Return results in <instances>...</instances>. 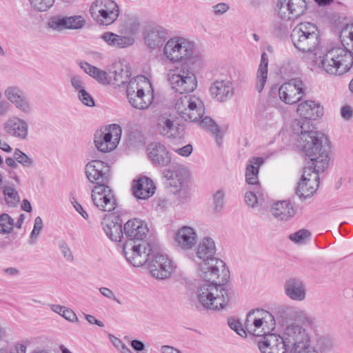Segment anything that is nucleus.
I'll return each instance as SVG.
<instances>
[{"label": "nucleus", "mask_w": 353, "mask_h": 353, "mask_svg": "<svg viewBox=\"0 0 353 353\" xmlns=\"http://www.w3.org/2000/svg\"><path fill=\"white\" fill-rule=\"evenodd\" d=\"M342 47H333L314 59L315 65L331 75H342L353 65V23L345 26L340 34Z\"/></svg>", "instance_id": "obj_1"}, {"label": "nucleus", "mask_w": 353, "mask_h": 353, "mask_svg": "<svg viewBox=\"0 0 353 353\" xmlns=\"http://www.w3.org/2000/svg\"><path fill=\"white\" fill-rule=\"evenodd\" d=\"M292 128L294 133L299 134V146L307 164L315 165L317 170L326 169L330 160L327 137L314 130V127L308 122L294 121Z\"/></svg>", "instance_id": "obj_2"}, {"label": "nucleus", "mask_w": 353, "mask_h": 353, "mask_svg": "<svg viewBox=\"0 0 353 353\" xmlns=\"http://www.w3.org/2000/svg\"><path fill=\"white\" fill-rule=\"evenodd\" d=\"M123 231L128 238L123 245L127 261L135 267L142 266L148 259L152 245L143 241L149 231L147 225L139 219H130L125 223Z\"/></svg>", "instance_id": "obj_3"}, {"label": "nucleus", "mask_w": 353, "mask_h": 353, "mask_svg": "<svg viewBox=\"0 0 353 353\" xmlns=\"http://www.w3.org/2000/svg\"><path fill=\"white\" fill-rule=\"evenodd\" d=\"M216 246L210 237L202 239L196 248L193 261L198 265L199 276L203 279L227 282L230 276L229 270L221 259L214 257Z\"/></svg>", "instance_id": "obj_4"}, {"label": "nucleus", "mask_w": 353, "mask_h": 353, "mask_svg": "<svg viewBox=\"0 0 353 353\" xmlns=\"http://www.w3.org/2000/svg\"><path fill=\"white\" fill-rule=\"evenodd\" d=\"M290 38L294 46L314 64L322 50L317 26L310 22L300 23L292 30Z\"/></svg>", "instance_id": "obj_5"}, {"label": "nucleus", "mask_w": 353, "mask_h": 353, "mask_svg": "<svg viewBox=\"0 0 353 353\" xmlns=\"http://www.w3.org/2000/svg\"><path fill=\"white\" fill-rule=\"evenodd\" d=\"M196 292L200 305L205 309L219 310L225 307L230 301V292L225 286L226 282L205 279Z\"/></svg>", "instance_id": "obj_6"}, {"label": "nucleus", "mask_w": 353, "mask_h": 353, "mask_svg": "<svg viewBox=\"0 0 353 353\" xmlns=\"http://www.w3.org/2000/svg\"><path fill=\"white\" fill-rule=\"evenodd\" d=\"M300 325L292 323L284 330L282 336L270 334L259 342L261 353H292Z\"/></svg>", "instance_id": "obj_7"}, {"label": "nucleus", "mask_w": 353, "mask_h": 353, "mask_svg": "<svg viewBox=\"0 0 353 353\" xmlns=\"http://www.w3.org/2000/svg\"><path fill=\"white\" fill-rule=\"evenodd\" d=\"M275 316L268 311L253 310L250 311L245 321L246 331L256 336H266L275 329Z\"/></svg>", "instance_id": "obj_8"}, {"label": "nucleus", "mask_w": 353, "mask_h": 353, "mask_svg": "<svg viewBox=\"0 0 353 353\" xmlns=\"http://www.w3.org/2000/svg\"><path fill=\"white\" fill-rule=\"evenodd\" d=\"M177 114L185 121L197 122L205 114L202 100L191 94H185L177 99L174 105Z\"/></svg>", "instance_id": "obj_9"}, {"label": "nucleus", "mask_w": 353, "mask_h": 353, "mask_svg": "<svg viewBox=\"0 0 353 353\" xmlns=\"http://www.w3.org/2000/svg\"><path fill=\"white\" fill-rule=\"evenodd\" d=\"M172 90L180 94L194 91L197 86L196 77L187 64H182L168 74Z\"/></svg>", "instance_id": "obj_10"}, {"label": "nucleus", "mask_w": 353, "mask_h": 353, "mask_svg": "<svg viewBox=\"0 0 353 353\" xmlns=\"http://www.w3.org/2000/svg\"><path fill=\"white\" fill-rule=\"evenodd\" d=\"M150 248V254L143 265H148L153 277L162 280L169 278L174 272L172 261L167 256L159 254L154 245H151Z\"/></svg>", "instance_id": "obj_11"}, {"label": "nucleus", "mask_w": 353, "mask_h": 353, "mask_svg": "<svg viewBox=\"0 0 353 353\" xmlns=\"http://www.w3.org/2000/svg\"><path fill=\"white\" fill-rule=\"evenodd\" d=\"M92 17L100 25L113 23L119 15L117 3L113 0H96L90 6Z\"/></svg>", "instance_id": "obj_12"}, {"label": "nucleus", "mask_w": 353, "mask_h": 353, "mask_svg": "<svg viewBox=\"0 0 353 353\" xmlns=\"http://www.w3.org/2000/svg\"><path fill=\"white\" fill-rule=\"evenodd\" d=\"M194 47V42L184 37L170 39L164 46V54L171 62H179L190 57Z\"/></svg>", "instance_id": "obj_13"}, {"label": "nucleus", "mask_w": 353, "mask_h": 353, "mask_svg": "<svg viewBox=\"0 0 353 353\" xmlns=\"http://www.w3.org/2000/svg\"><path fill=\"white\" fill-rule=\"evenodd\" d=\"M190 173L183 167H175L172 170H165L163 176L168 180V185L174 188V193L179 194L181 200H186L190 197L188 188V179Z\"/></svg>", "instance_id": "obj_14"}, {"label": "nucleus", "mask_w": 353, "mask_h": 353, "mask_svg": "<svg viewBox=\"0 0 353 353\" xmlns=\"http://www.w3.org/2000/svg\"><path fill=\"white\" fill-rule=\"evenodd\" d=\"M122 130L117 124H112L94 134V145L102 152L115 149L121 139Z\"/></svg>", "instance_id": "obj_15"}, {"label": "nucleus", "mask_w": 353, "mask_h": 353, "mask_svg": "<svg viewBox=\"0 0 353 353\" xmlns=\"http://www.w3.org/2000/svg\"><path fill=\"white\" fill-rule=\"evenodd\" d=\"M316 168L315 165L307 164L304 168L301 179L296 190V194L300 199H305L316 192L319 183V172L325 170Z\"/></svg>", "instance_id": "obj_16"}, {"label": "nucleus", "mask_w": 353, "mask_h": 353, "mask_svg": "<svg viewBox=\"0 0 353 353\" xmlns=\"http://www.w3.org/2000/svg\"><path fill=\"white\" fill-rule=\"evenodd\" d=\"M306 0H279L276 6L277 17L283 21H294L304 14Z\"/></svg>", "instance_id": "obj_17"}, {"label": "nucleus", "mask_w": 353, "mask_h": 353, "mask_svg": "<svg viewBox=\"0 0 353 353\" xmlns=\"http://www.w3.org/2000/svg\"><path fill=\"white\" fill-rule=\"evenodd\" d=\"M306 88L299 78H294L282 84L279 89V97L285 104L292 105L299 101L305 94Z\"/></svg>", "instance_id": "obj_18"}, {"label": "nucleus", "mask_w": 353, "mask_h": 353, "mask_svg": "<svg viewBox=\"0 0 353 353\" xmlns=\"http://www.w3.org/2000/svg\"><path fill=\"white\" fill-rule=\"evenodd\" d=\"M156 128L161 136L168 139H181L185 134L184 127L178 124L168 113L161 114L157 117Z\"/></svg>", "instance_id": "obj_19"}, {"label": "nucleus", "mask_w": 353, "mask_h": 353, "mask_svg": "<svg viewBox=\"0 0 353 353\" xmlns=\"http://www.w3.org/2000/svg\"><path fill=\"white\" fill-rule=\"evenodd\" d=\"M91 196L94 205L99 210L112 212L116 208V199L108 185H94Z\"/></svg>", "instance_id": "obj_20"}, {"label": "nucleus", "mask_w": 353, "mask_h": 353, "mask_svg": "<svg viewBox=\"0 0 353 353\" xmlns=\"http://www.w3.org/2000/svg\"><path fill=\"white\" fill-rule=\"evenodd\" d=\"M85 172L88 179L96 185H106L108 182L110 168L101 161L94 160L87 163Z\"/></svg>", "instance_id": "obj_21"}, {"label": "nucleus", "mask_w": 353, "mask_h": 353, "mask_svg": "<svg viewBox=\"0 0 353 353\" xmlns=\"http://www.w3.org/2000/svg\"><path fill=\"white\" fill-rule=\"evenodd\" d=\"M131 76L130 68L125 61L115 62L108 72L109 85L121 87L127 83Z\"/></svg>", "instance_id": "obj_22"}, {"label": "nucleus", "mask_w": 353, "mask_h": 353, "mask_svg": "<svg viewBox=\"0 0 353 353\" xmlns=\"http://www.w3.org/2000/svg\"><path fill=\"white\" fill-rule=\"evenodd\" d=\"M6 99L12 103L16 108L24 113L32 111V105L25 92L18 86H9L4 92Z\"/></svg>", "instance_id": "obj_23"}, {"label": "nucleus", "mask_w": 353, "mask_h": 353, "mask_svg": "<svg viewBox=\"0 0 353 353\" xmlns=\"http://www.w3.org/2000/svg\"><path fill=\"white\" fill-rule=\"evenodd\" d=\"M296 112L302 119L300 121L303 123L308 122L311 125V120H316L323 116V108L319 103L307 100L298 105ZM294 121H299V119H295Z\"/></svg>", "instance_id": "obj_24"}, {"label": "nucleus", "mask_w": 353, "mask_h": 353, "mask_svg": "<svg viewBox=\"0 0 353 353\" xmlns=\"http://www.w3.org/2000/svg\"><path fill=\"white\" fill-rule=\"evenodd\" d=\"M147 154L151 162L161 167L168 165L171 157L164 145L159 142H152L147 146Z\"/></svg>", "instance_id": "obj_25"}, {"label": "nucleus", "mask_w": 353, "mask_h": 353, "mask_svg": "<svg viewBox=\"0 0 353 353\" xmlns=\"http://www.w3.org/2000/svg\"><path fill=\"white\" fill-rule=\"evenodd\" d=\"M211 97L219 102H225L230 99L234 93L232 83L229 80H216L209 89Z\"/></svg>", "instance_id": "obj_26"}, {"label": "nucleus", "mask_w": 353, "mask_h": 353, "mask_svg": "<svg viewBox=\"0 0 353 353\" xmlns=\"http://www.w3.org/2000/svg\"><path fill=\"white\" fill-rule=\"evenodd\" d=\"M103 230L112 241L119 242L123 237L122 222L119 216L106 215L101 221Z\"/></svg>", "instance_id": "obj_27"}, {"label": "nucleus", "mask_w": 353, "mask_h": 353, "mask_svg": "<svg viewBox=\"0 0 353 353\" xmlns=\"http://www.w3.org/2000/svg\"><path fill=\"white\" fill-rule=\"evenodd\" d=\"M168 37V30L157 26L148 28L144 33L145 44L152 49L163 46Z\"/></svg>", "instance_id": "obj_28"}, {"label": "nucleus", "mask_w": 353, "mask_h": 353, "mask_svg": "<svg viewBox=\"0 0 353 353\" xmlns=\"http://www.w3.org/2000/svg\"><path fill=\"white\" fill-rule=\"evenodd\" d=\"M132 190L138 199H147L154 193L155 186L151 179L142 176L133 181Z\"/></svg>", "instance_id": "obj_29"}, {"label": "nucleus", "mask_w": 353, "mask_h": 353, "mask_svg": "<svg viewBox=\"0 0 353 353\" xmlns=\"http://www.w3.org/2000/svg\"><path fill=\"white\" fill-rule=\"evenodd\" d=\"M4 130L10 136L24 140L28 137V125L21 119L12 117L4 123Z\"/></svg>", "instance_id": "obj_30"}, {"label": "nucleus", "mask_w": 353, "mask_h": 353, "mask_svg": "<svg viewBox=\"0 0 353 353\" xmlns=\"http://www.w3.org/2000/svg\"><path fill=\"white\" fill-rule=\"evenodd\" d=\"M284 290L286 295L292 300L301 301L305 299V285L300 279H288L285 283Z\"/></svg>", "instance_id": "obj_31"}, {"label": "nucleus", "mask_w": 353, "mask_h": 353, "mask_svg": "<svg viewBox=\"0 0 353 353\" xmlns=\"http://www.w3.org/2000/svg\"><path fill=\"white\" fill-rule=\"evenodd\" d=\"M272 216L278 221H288L296 213L292 203L287 200L274 203L270 208Z\"/></svg>", "instance_id": "obj_32"}, {"label": "nucleus", "mask_w": 353, "mask_h": 353, "mask_svg": "<svg viewBox=\"0 0 353 353\" xmlns=\"http://www.w3.org/2000/svg\"><path fill=\"white\" fill-rule=\"evenodd\" d=\"M197 240V234L196 230L190 226H183L178 230L175 241L177 245L183 250H190L192 248Z\"/></svg>", "instance_id": "obj_33"}, {"label": "nucleus", "mask_w": 353, "mask_h": 353, "mask_svg": "<svg viewBox=\"0 0 353 353\" xmlns=\"http://www.w3.org/2000/svg\"><path fill=\"white\" fill-rule=\"evenodd\" d=\"M296 340L294 341V347L292 353H319L318 351L310 345V337L302 326L300 325Z\"/></svg>", "instance_id": "obj_34"}, {"label": "nucleus", "mask_w": 353, "mask_h": 353, "mask_svg": "<svg viewBox=\"0 0 353 353\" xmlns=\"http://www.w3.org/2000/svg\"><path fill=\"white\" fill-rule=\"evenodd\" d=\"M100 38L109 46L116 48H125L132 46L135 39L132 37L122 36L112 32H105Z\"/></svg>", "instance_id": "obj_35"}, {"label": "nucleus", "mask_w": 353, "mask_h": 353, "mask_svg": "<svg viewBox=\"0 0 353 353\" xmlns=\"http://www.w3.org/2000/svg\"><path fill=\"white\" fill-rule=\"evenodd\" d=\"M263 163V159L261 157H252L249 159L245 170V181L248 184L260 187L258 174L259 168Z\"/></svg>", "instance_id": "obj_36"}, {"label": "nucleus", "mask_w": 353, "mask_h": 353, "mask_svg": "<svg viewBox=\"0 0 353 353\" xmlns=\"http://www.w3.org/2000/svg\"><path fill=\"white\" fill-rule=\"evenodd\" d=\"M127 86L128 97L139 92V90L142 91H152V86L148 79L143 75L137 76L128 81Z\"/></svg>", "instance_id": "obj_37"}, {"label": "nucleus", "mask_w": 353, "mask_h": 353, "mask_svg": "<svg viewBox=\"0 0 353 353\" xmlns=\"http://www.w3.org/2000/svg\"><path fill=\"white\" fill-rule=\"evenodd\" d=\"M129 103L134 108L139 110L147 109L152 103L153 100L152 91H142L139 90L137 92L128 97Z\"/></svg>", "instance_id": "obj_38"}, {"label": "nucleus", "mask_w": 353, "mask_h": 353, "mask_svg": "<svg viewBox=\"0 0 353 353\" xmlns=\"http://www.w3.org/2000/svg\"><path fill=\"white\" fill-rule=\"evenodd\" d=\"M78 65L86 74H89L99 83L109 85L108 73L107 72L83 61H78Z\"/></svg>", "instance_id": "obj_39"}, {"label": "nucleus", "mask_w": 353, "mask_h": 353, "mask_svg": "<svg viewBox=\"0 0 353 353\" xmlns=\"http://www.w3.org/2000/svg\"><path fill=\"white\" fill-rule=\"evenodd\" d=\"M268 56L265 52L261 54V61L256 72V90L261 92L267 81Z\"/></svg>", "instance_id": "obj_40"}, {"label": "nucleus", "mask_w": 353, "mask_h": 353, "mask_svg": "<svg viewBox=\"0 0 353 353\" xmlns=\"http://www.w3.org/2000/svg\"><path fill=\"white\" fill-rule=\"evenodd\" d=\"M299 312L298 308L288 305H282L275 307L276 318H280L283 322L295 319L298 317Z\"/></svg>", "instance_id": "obj_41"}, {"label": "nucleus", "mask_w": 353, "mask_h": 353, "mask_svg": "<svg viewBox=\"0 0 353 353\" xmlns=\"http://www.w3.org/2000/svg\"><path fill=\"white\" fill-rule=\"evenodd\" d=\"M140 23L137 17L129 16L123 21L122 33L132 37L139 32Z\"/></svg>", "instance_id": "obj_42"}, {"label": "nucleus", "mask_w": 353, "mask_h": 353, "mask_svg": "<svg viewBox=\"0 0 353 353\" xmlns=\"http://www.w3.org/2000/svg\"><path fill=\"white\" fill-rule=\"evenodd\" d=\"M265 199V193L261 187H254L253 191H248L245 194V201L248 205L254 208L259 199Z\"/></svg>", "instance_id": "obj_43"}, {"label": "nucleus", "mask_w": 353, "mask_h": 353, "mask_svg": "<svg viewBox=\"0 0 353 353\" xmlns=\"http://www.w3.org/2000/svg\"><path fill=\"white\" fill-rule=\"evenodd\" d=\"M14 219L6 213L0 215V234H8L13 230Z\"/></svg>", "instance_id": "obj_44"}, {"label": "nucleus", "mask_w": 353, "mask_h": 353, "mask_svg": "<svg viewBox=\"0 0 353 353\" xmlns=\"http://www.w3.org/2000/svg\"><path fill=\"white\" fill-rule=\"evenodd\" d=\"M3 194L6 204L10 207H15L19 202V196L16 190L10 186L3 188Z\"/></svg>", "instance_id": "obj_45"}, {"label": "nucleus", "mask_w": 353, "mask_h": 353, "mask_svg": "<svg viewBox=\"0 0 353 353\" xmlns=\"http://www.w3.org/2000/svg\"><path fill=\"white\" fill-rule=\"evenodd\" d=\"M199 125L208 130H209L212 134L215 135L216 139L218 140L220 133L219 128L216 124L214 121L209 117H203L201 119Z\"/></svg>", "instance_id": "obj_46"}, {"label": "nucleus", "mask_w": 353, "mask_h": 353, "mask_svg": "<svg viewBox=\"0 0 353 353\" xmlns=\"http://www.w3.org/2000/svg\"><path fill=\"white\" fill-rule=\"evenodd\" d=\"M64 19L66 29H80L85 23L83 17L80 15L64 17Z\"/></svg>", "instance_id": "obj_47"}, {"label": "nucleus", "mask_w": 353, "mask_h": 353, "mask_svg": "<svg viewBox=\"0 0 353 353\" xmlns=\"http://www.w3.org/2000/svg\"><path fill=\"white\" fill-rule=\"evenodd\" d=\"M311 238V233L307 230H300L291 234L289 239L298 244H304L308 242Z\"/></svg>", "instance_id": "obj_48"}, {"label": "nucleus", "mask_w": 353, "mask_h": 353, "mask_svg": "<svg viewBox=\"0 0 353 353\" xmlns=\"http://www.w3.org/2000/svg\"><path fill=\"white\" fill-rule=\"evenodd\" d=\"M47 28L58 32L65 30L64 17L54 16L50 17L48 21Z\"/></svg>", "instance_id": "obj_49"}, {"label": "nucleus", "mask_w": 353, "mask_h": 353, "mask_svg": "<svg viewBox=\"0 0 353 353\" xmlns=\"http://www.w3.org/2000/svg\"><path fill=\"white\" fill-rule=\"evenodd\" d=\"M212 201L214 210L220 212L223 208L225 203V192L224 190H217L213 194Z\"/></svg>", "instance_id": "obj_50"}, {"label": "nucleus", "mask_w": 353, "mask_h": 353, "mask_svg": "<svg viewBox=\"0 0 353 353\" xmlns=\"http://www.w3.org/2000/svg\"><path fill=\"white\" fill-rule=\"evenodd\" d=\"M14 159L24 167L30 168L34 165V160L19 149L14 152Z\"/></svg>", "instance_id": "obj_51"}, {"label": "nucleus", "mask_w": 353, "mask_h": 353, "mask_svg": "<svg viewBox=\"0 0 353 353\" xmlns=\"http://www.w3.org/2000/svg\"><path fill=\"white\" fill-rule=\"evenodd\" d=\"M43 227V220L40 216H37L34 219L33 230L30 236V244H34L38 239Z\"/></svg>", "instance_id": "obj_52"}, {"label": "nucleus", "mask_w": 353, "mask_h": 353, "mask_svg": "<svg viewBox=\"0 0 353 353\" xmlns=\"http://www.w3.org/2000/svg\"><path fill=\"white\" fill-rule=\"evenodd\" d=\"M31 6L37 11L45 12L50 8L55 0H29Z\"/></svg>", "instance_id": "obj_53"}, {"label": "nucleus", "mask_w": 353, "mask_h": 353, "mask_svg": "<svg viewBox=\"0 0 353 353\" xmlns=\"http://www.w3.org/2000/svg\"><path fill=\"white\" fill-rule=\"evenodd\" d=\"M79 99L85 105L88 107L94 106V101L92 96L85 90H81L78 92Z\"/></svg>", "instance_id": "obj_54"}, {"label": "nucleus", "mask_w": 353, "mask_h": 353, "mask_svg": "<svg viewBox=\"0 0 353 353\" xmlns=\"http://www.w3.org/2000/svg\"><path fill=\"white\" fill-rule=\"evenodd\" d=\"M59 249L61 252L62 255L65 259L67 261L72 262L74 261V256L72 254V252L68 245V244L64 242L61 241L59 243Z\"/></svg>", "instance_id": "obj_55"}, {"label": "nucleus", "mask_w": 353, "mask_h": 353, "mask_svg": "<svg viewBox=\"0 0 353 353\" xmlns=\"http://www.w3.org/2000/svg\"><path fill=\"white\" fill-rule=\"evenodd\" d=\"M70 83L73 89L78 92H81V90H85V83L83 79L79 75H74L70 78Z\"/></svg>", "instance_id": "obj_56"}, {"label": "nucleus", "mask_w": 353, "mask_h": 353, "mask_svg": "<svg viewBox=\"0 0 353 353\" xmlns=\"http://www.w3.org/2000/svg\"><path fill=\"white\" fill-rule=\"evenodd\" d=\"M287 21L277 22L274 25V33L277 37H282L285 35L288 30V26L285 23Z\"/></svg>", "instance_id": "obj_57"}, {"label": "nucleus", "mask_w": 353, "mask_h": 353, "mask_svg": "<svg viewBox=\"0 0 353 353\" xmlns=\"http://www.w3.org/2000/svg\"><path fill=\"white\" fill-rule=\"evenodd\" d=\"M229 326L232 330H234L239 335L241 336H246V330L243 328L239 321L232 320L228 322Z\"/></svg>", "instance_id": "obj_58"}, {"label": "nucleus", "mask_w": 353, "mask_h": 353, "mask_svg": "<svg viewBox=\"0 0 353 353\" xmlns=\"http://www.w3.org/2000/svg\"><path fill=\"white\" fill-rule=\"evenodd\" d=\"M173 150L178 154L186 157L190 156L192 152V146L188 144L180 148L173 149Z\"/></svg>", "instance_id": "obj_59"}, {"label": "nucleus", "mask_w": 353, "mask_h": 353, "mask_svg": "<svg viewBox=\"0 0 353 353\" xmlns=\"http://www.w3.org/2000/svg\"><path fill=\"white\" fill-rule=\"evenodd\" d=\"M318 345L321 352L330 351L332 347V342L326 339H319L318 341Z\"/></svg>", "instance_id": "obj_60"}, {"label": "nucleus", "mask_w": 353, "mask_h": 353, "mask_svg": "<svg viewBox=\"0 0 353 353\" xmlns=\"http://www.w3.org/2000/svg\"><path fill=\"white\" fill-rule=\"evenodd\" d=\"M213 8L216 14H223L230 9V6L225 3H219L214 6Z\"/></svg>", "instance_id": "obj_61"}, {"label": "nucleus", "mask_w": 353, "mask_h": 353, "mask_svg": "<svg viewBox=\"0 0 353 353\" xmlns=\"http://www.w3.org/2000/svg\"><path fill=\"white\" fill-rule=\"evenodd\" d=\"M62 316L70 322H77L78 317L76 314L70 308L66 307Z\"/></svg>", "instance_id": "obj_62"}, {"label": "nucleus", "mask_w": 353, "mask_h": 353, "mask_svg": "<svg viewBox=\"0 0 353 353\" xmlns=\"http://www.w3.org/2000/svg\"><path fill=\"white\" fill-rule=\"evenodd\" d=\"M100 293L108 299H113L118 303H121L120 301L115 297L113 292L108 288L102 287L99 288Z\"/></svg>", "instance_id": "obj_63"}, {"label": "nucleus", "mask_w": 353, "mask_h": 353, "mask_svg": "<svg viewBox=\"0 0 353 353\" xmlns=\"http://www.w3.org/2000/svg\"><path fill=\"white\" fill-rule=\"evenodd\" d=\"M353 114V110L350 105H345L341 108V117L345 119L349 120L352 118Z\"/></svg>", "instance_id": "obj_64"}]
</instances>
